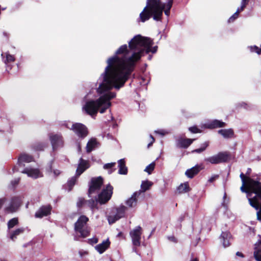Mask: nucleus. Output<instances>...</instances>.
Masks as SVG:
<instances>
[{
    "instance_id": "53",
    "label": "nucleus",
    "mask_w": 261,
    "mask_h": 261,
    "mask_svg": "<svg viewBox=\"0 0 261 261\" xmlns=\"http://www.w3.org/2000/svg\"><path fill=\"white\" fill-rule=\"evenodd\" d=\"M150 137L151 139V141L148 144V147L149 148L150 146H151L153 143L154 142L155 140L153 137L152 135H150Z\"/></svg>"
},
{
    "instance_id": "58",
    "label": "nucleus",
    "mask_w": 261,
    "mask_h": 261,
    "mask_svg": "<svg viewBox=\"0 0 261 261\" xmlns=\"http://www.w3.org/2000/svg\"><path fill=\"white\" fill-rule=\"evenodd\" d=\"M136 247L137 246H134V247L133 248V251L136 253L137 254H138Z\"/></svg>"
},
{
    "instance_id": "5",
    "label": "nucleus",
    "mask_w": 261,
    "mask_h": 261,
    "mask_svg": "<svg viewBox=\"0 0 261 261\" xmlns=\"http://www.w3.org/2000/svg\"><path fill=\"white\" fill-rule=\"evenodd\" d=\"M89 219L86 216L82 215L80 217L74 224V230L80 234L83 238L88 237L90 233V230L87 226V223Z\"/></svg>"
},
{
    "instance_id": "62",
    "label": "nucleus",
    "mask_w": 261,
    "mask_h": 261,
    "mask_svg": "<svg viewBox=\"0 0 261 261\" xmlns=\"http://www.w3.org/2000/svg\"><path fill=\"white\" fill-rule=\"evenodd\" d=\"M110 136V135H109V134H107V137H108V138H109Z\"/></svg>"
},
{
    "instance_id": "7",
    "label": "nucleus",
    "mask_w": 261,
    "mask_h": 261,
    "mask_svg": "<svg viewBox=\"0 0 261 261\" xmlns=\"http://www.w3.org/2000/svg\"><path fill=\"white\" fill-rule=\"evenodd\" d=\"M103 185V178L101 176L93 177L89 184L88 195L92 197L93 194H96L100 189Z\"/></svg>"
},
{
    "instance_id": "45",
    "label": "nucleus",
    "mask_w": 261,
    "mask_h": 261,
    "mask_svg": "<svg viewBox=\"0 0 261 261\" xmlns=\"http://www.w3.org/2000/svg\"><path fill=\"white\" fill-rule=\"evenodd\" d=\"M98 239L97 238H93L89 240V242L90 244L93 245L94 244H96L98 242Z\"/></svg>"
},
{
    "instance_id": "15",
    "label": "nucleus",
    "mask_w": 261,
    "mask_h": 261,
    "mask_svg": "<svg viewBox=\"0 0 261 261\" xmlns=\"http://www.w3.org/2000/svg\"><path fill=\"white\" fill-rule=\"evenodd\" d=\"M51 207L50 205H44L41 206L35 213V217L41 218L50 214Z\"/></svg>"
},
{
    "instance_id": "1",
    "label": "nucleus",
    "mask_w": 261,
    "mask_h": 261,
    "mask_svg": "<svg viewBox=\"0 0 261 261\" xmlns=\"http://www.w3.org/2000/svg\"><path fill=\"white\" fill-rule=\"evenodd\" d=\"M152 40L140 35L134 36L127 44L115 51V90L123 87L137 64L145 54L156 53L157 46L151 47Z\"/></svg>"
},
{
    "instance_id": "9",
    "label": "nucleus",
    "mask_w": 261,
    "mask_h": 261,
    "mask_svg": "<svg viewBox=\"0 0 261 261\" xmlns=\"http://www.w3.org/2000/svg\"><path fill=\"white\" fill-rule=\"evenodd\" d=\"M72 129L79 137L84 138L88 135V131L87 127L81 123H75L71 124V127L67 126Z\"/></svg>"
},
{
    "instance_id": "13",
    "label": "nucleus",
    "mask_w": 261,
    "mask_h": 261,
    "mask_svg": "<svg viewBox=\"0 0 261 261\" xmlns=\"http://www.w3.org/2000/svg\"><path fill=\"white\" fill-rule=\"evenodd\" d=\"M34 161L33 157L25 153H21L18 159V168L17 169V171H20L22 170L21 168L23 169L25 166V163H30Z\"/></svg>"
},
{
    "instance_id": "43",
    "label": "nucleus",
    "mask_w": 261,
    "mask_h": 261,
    "mask_svg": "<svg viewBox=\"0 0 261 261\" xmlns=\"http://www.w3.org/2000/svg\"><path fill=\"white\" fill-rule=\"evenodd\" d=\"M189 130L192 133H198L201 132L200 130L196 126L190 127L189 128Z\"/></svg>"
},
{
    "instance_id": "20",
    "label": "nucleus",
    "mask_w": 261,
    "mask_h": 261,
    "mask_svg": "<svg viewBox=\"0 0 261 261\" xmlns=\"http://www.w3.org/2000/svg\"><path fill=\"white\" fill-rule=\"evenodd\" d=\"M89 167V165L88 162L81 158L80 159L78 167L76 169V175L80 176Z\"/></svg>"
},
{
    "instance_id": "28",
    "label": "nucleus",
    "mask_w": 261,
    "mask_h": 261,
    "mask_svg": "<svg viewBox=\"0 0 261 261\" xmlns=\"http://www.w3.org/2000/svg\"><path fill=\"white\" fill-rule=\"evenodd\" d=\"M152 184H153L151 181L148 180L143 181L141 185V190L138 191L137 192H140L141 194L142 193H144L146 191L149 190L152 186Z\"/></svg>"
},
{
    "instance_id": "33",
    "label": "nucleus",
    "mask_w": 261,
    "mask_h": 261,
    "mask_svg": "<svg viewBox=\"0 0 261 261\" xmlns=\"http://www.w3.org/2000/svg\"><path fill=\"white\" fill-rule=\"evenodd\" d=\"M114 167V163H107L103 165V169L107 170L109 174H112L113 172V167Z\"/></svg>"
},
{
    "instance_id": "56",
    "label": "nucleus",
    "mask_w": 261,
    "mask_h": 261,
    "mask_svg": "<svg viewBox=\"0 0 261 261\" xmlns=\"http://www.w3.org/2000/svg\"><path fill=\"white\" fill-rule=\"evenodd\" d=\"M170 10H169V9H166L164 10V13H165V15H166L167 16H169L170 14Z\"/></svg>"
},
{
    "instance_id": "31",
    "label": "nucleus",
    "mask_w": 261,
    "mask_h": 261,
    "mask_svg": "<svg viewBox=\"0 0 261 261\" xmlns=\"http://www.w3.org/2000/svg\"><path fill=\"white\" fill-rule=\"evenodd\" d=\"M18 224V220L17 218H14L10 220L7 223L9 231Z\"/></svg>"
},
{
    "instance_id": "23",
    "label": "nucleus",
    "mask_w": 261,
    "mask_h": 261,
    "mask_svg": "<svg viewBox=\"0 0 261 261\" xmlns=\"http://www.w3.org/2000/svg\"><path fill=\"white\" fill-rule=\"evenodd\" d=\"M118 173L119 174L126 175L127 173V167L126 166L125 161L124 159L118 161Z\"/></svg>"
},
{
    "instance_id": "32",
    "label": "nucleus",
    "mask_w": 261,
    "mask_h": 261,
    "mask_svg": "<svg viewBox=\"0 0 261 261\" xmlns=\"http://www.w3.org/2000/svg\"><path fill=\"white\" fill-rule=\"evenodd\" d=\"M254 257L256 261H261V248H254Z\"/></svg>"
},
{
    "instance_id": "63",
    "label": "nucleus",
    "mask_w": 261,
    "mask_h": 261,
    "mask_svg": "<svg viewBox=\"0 0 261 261\" xmlns=\"http://www.w3.org/2000/svg\"><path fill=\"white\" fill-rule=\"evenodd\" d=\"M15 169H16V168H15V167H14V168H13V171H14V172L15 171Z\"/></svg>"
},
{
    "instance_id": "44",
    "label": "nucleus",
    "mask_w": 261,
    "mask_h": 261,
    "mask_svg": "<svg viewBox=\"0 0 261 261\" xmlns=\"http://www.w3.org/2000/svg\"><path fill=\"white\" fill-rule=\"evenodd\" d=\"M79 254L81 257H84L88 254V252L87 251L84 250H80L79 251Z\"/></svg>"
},
{
    "instance_id": "49",
    "label": "nucleus",
    "mask_w": 261,
    "mask_h": 261,
    "mask_svg": "<svg viewBox=\"0 0 261 261\" xmlns=\"http://www.w3.org/2000/svg\"><path fill=\"white\" fill-rule=\"evenodd\" d=\"M19 181V178L15 179L14 180L11 181V184L13 186H14L18 184Z\"/></svg>"
},
{
    "instance_id": "17",
    "label": "nucleus",
    "mask_w": 261,
    "mask_h": 261,
    "mask_svg": "<svg viewBox=\"0 0 261 261\" xmlns=\"http://www.w3.org/2000/svg\"><path fill=\"white\" fill-rule=\"evenodd\" d=\"M140 195V192H135L132 196L125 201V204L129 207H135L138 202V198Z\"/></svg>"
},
{
    "instance_id": "59",
    "label": "nucleus",
    "mask_w": 261,
    "mask_h": 261,
    "mask_svg": "<svg viewBox=\"0 0 261 261\" xmlns=\"http://www.w3.org/2000/svg\"><path fill=\"white\" fill-rule=\"evenodd\" d=\"M226 193H225L223 196L224 202L222 203V205L224 206H225L224 201H225V199H226Z\"/></svg>"
},
{
    "instance_id": "50",
    "label": "nucleus",
    "mask_w": 261,
    "mask_h": 261,
    "mask_svg": "<svg viewBox=\"0 0 261 261\" xmlns=\"http://www.w3.org/2000/svg\"><path fill=\"white\" fill-rule=\"evenodd\" d=\"M117 238H120V239H125V236L123 233L121 232L118 233V234L116 236Z\"/></svg>"
},
{
    "instance_id": "16",
    "label": "nucleus",
    "mask_w": 261,
    "mask_h": 261,
    "mask_svg": "<svg viewBox=\"0 0 261 261\" xmlns=\"http://www.w3.org/2000/svg\"><path fill=\"white\" fill-rule=\"evenodd\" d=\"M226 126V123L219 120L215 119L204 124V126L206 128L214 129L219 127H223Z\"/></svg>"
},
{
    "instance_id": "14",
    "label": "nucleus",
    "mask_w": 261,
    "mask_h": 261,
    "mask_svg": "<svg viewBox=\"0 0 261 261\" xmlns=\"http://www.w3.org/2000/svg\"><path fill=\"white\" fill-rule=\"evenodd\" d=\"M49 138L53 150H55L58 148L63 147V140L62 137L60 135H50Z\"/></svg>"
},
{
    "instance_id": "48",
    "label": "nucleus",
    "mask_w": 261,
    "mask_h": 261,
    "mask_svg": "<svg viewBox=\"0 0 261 261\" xmlns=\"http://www.w3.org/2000/svg\"><path fill=\"white\" fill-rule=\"evenodd\" d=\"M6 198L5 197L0 199V209L2 208L4 203L6 201Z\"/></svg>"
},
{
    "instance_id": "10",
    "label": "nucleus",
    "mask_w": 261,
    "mask_h": 261,
    "mask_svg": "<svg viewBox=\"0 0 261 261\" xmlns=\"http://www.w3.org/2000/svg\"><path fill=\"white\" fill-rule=\"evenodd\" d=\"M113 194V187L110 186H107L106 189H103L101 192L98 194L96 201L100 204L106 203L111 197Z\"/></svg>"
},
{
    "instance_id": "38",
    "label": "nucleus",
    "mask_w": 261,
    "mask_h": 261,
    "mask_svg": "<svg viewBox=\"0 0 261 261\" xmlns=\"http://www.w3.org/2000/svg\"><path fill=\"white\" fill-rule=\"evenodd\" d=\"M87 200H85L84 198L80 197L76 203V206L78 207H81L85 204H86Z\"/></svg>"
},
{
    "instance_id": "39",
    "label": "nucleus",
    "mask_w": 261,
    "mask_h": 261,
    "mask_svg": "<svg viewBox=\"0 0 261 261\" xmlns=\"http://www.w3.org/2000/svg\"><path fill=\"white\" fill-rule=\"evenodd\" d=\"M241 11V8H238L237 11L233 14V15L229 18L228 22H231L233 21L238 17L239 14Z\"/></svg>"
},
{
    "instance_id": "18",
    "label": "nucleus",
    "mask_w": 261,
    "mask_h": 261,
    "mask_svg": "<svg viewBox=\"0 0 261 261\" xmlns=\"http://www.w3.org/2000/svg\"><path fill=\"white\" fill-rule=\"evenodd\" d=\"M221 242L223 244L224 248L230 246V241L231 239V235L228 231L222 232L220 237Z\"/></svg>"
},
{
    "instance_id": "22",
    "label": "nucleus",
    "mask_w": 261,
    "mask_h": 261,
    "mask_svg": "<svg viewBox=\"0 0 261 261\" xmlns=\"http://www.w3.org/2000/svg\"><path fill=\"white\" fill-rule=\"evenodd\" d=\"M110 242L108 239L95 246V250L100 254L103 253L110 246Z\"/></svg>"
},
{
    "instance_id": "61",
    "label": "nucleus",
    "mask_w": 261,
    "mask_h": 261,
    "mask_svg": "<svg viewBox=\"0 0 261 261\" xmlns=\"http://www.w3.org/2000/svg\"><path fill=\"white\" fill-rule=\"evenodd\" d=\"M190 261H199V260L197 258H195L191 259Z\"/></svg>"
},
{
    "instance_id": "29",
    "label": "nucleus",
    "mask_w": 261,
    "mask_h": 261,
    "mask_svg": "<svg viewBox=\"0 0 261 261\" xmlns=\"http://www.w3.org/2000/svg\"><path fill=\"white\" fill-rule=\"evenodd\" d=\"M6 56V59L3 60L4 62L7 65L8 63L13 62L15 61V58L13 56L9 54L8 53H6L5 54L2 53L1 56L2 58H4V56Z\"/></svg>"
},
{
    "instance_id": "25",
    "label": "nucleus",
    "mask_w": 261,
    "mask_h": 261,
    "mask_svg": "<svg viewBox=\"0 0 261 261\" xmlns=\"http://www.w3.org/2000/svg\"><path fill=\"white\" fill-rule=\"evenodd\" d=\"M195 140V139H192L180 138L177 140V145L180 147L187 148L193 143Z\"/></svg>"
},
{
    "instance_id": "55",
    "label": "nucleus",
    "mask_w": 261,
    "mask_h": 261,
    "mask_svg": "<svg viewBox=\"0 0 261 261\" xmlns=\"http://www.w3.org/2000/svg\"><path fill=\"white\" fill-rule=\"evenodd\" d=\"M155 133L156 134H159L162 136L165 135V133L164 130H155Z\"/></svg>"
},
{
    "instance_id": "42",
    "label": "nucleus",
    "mask_w": 261,
    "mask_h": 261,
    "mask_svg": "<svg viewBox=\"0 0 261 261\" xmlns=\"http://www.w3.org/2000/svg\"><path fill=\"white\" fill-rule=\"evenodd\" d=\"M86 204L88 205L91 208H93L95 206V202L93 199L87 200Z\"/></svg>"
},
{
    "instance_id": "3",
    "label": "nucleus",
    "mask_w": 261,
    "mask_h": 261,
    "mask_svg": "<svg viewBox=\"0 0 261 261\" xmlns=\"http://www.w3.org/2000/svg\"><path fill=\"white\" fill-rule=\"evenodd\" d=\"M240 177L242 182L241 191L247 193L249 196L252 193L255 194L252 198H248V201L250 204L257 211V219L261 220V203L259 201V199L261 200V182L255 180L243 173L240 174Z\"/></svg>"
},
{
    "instance_id": "4",
    "label": "nucleus",
    "mask_w": 261,
    "mask_h": 261,
    "mask_svg": "<svg viewBox=\"0 0 261 261\" xmlns=\"http://www.w3.org/2000/svg\"><path fill=\"white\" fill-rule=\"evenodd\" d=\"M172 4V0H169L166 5L162 3L160 0H147V5L140 14L141 21L144 22L148 20L151 16L154 20L161 21L164 9L170 10Z\"/></svg>"
},
{
    "instance_id": "21",
    "label": "nucleus",
    "mask_w": 261,
    "mask_h": 261,
    "mask_svg": "<svg viewBox=\"0 0 261 261\" xmlns=\"http://www.w3.org/2000/svg\"><path fill=\"white\" fill-rule=\"evenodd\" d=\"M24 230L25 229L23 227L16 229L14 230H9L8 231L9 237L11 240L15 241L18 236L23 233Z\"/></svg>"
},
{
    "instance_id": "11",
    "label": "nucleus",
    "mask_w": 261,
    "mask_h": 261,
    "mask_svg": "<svg viewBox=\"0 0 261 261\" xmlns=\"http://www.w3.org/2000/svg\"><path fill=\"white\" fill-rule=\"evenodd\" d=\"M142 234V228L140 226H137L136 228L130 231L129 235L132 239L133 246H140Z\"/></svg>"
},
{
    "instance_id": "51",
    "label": "nucleus",
    "mask_w": 261,
    "mask_h": 261,
    "mask_svg": "<svg viewBox=\"0 0 261 261\" xmlns=\"http://www.w3.org/2000/svg\"><path fill=\"white\" fill-rule=\"evenodd\" d=\"M168 238L169 240H170L171 242H173L174 243L177 242V240L174 236L168 237Z\"/></svg>"
},
{
    "instance_id": "52",
    "label": "nucleus",
    "mask_w": 261,
    "mask_h": 261,
    "mask_svg": "<svg viewBox=\"0 0 261 261\" xmlns=\"http://www.w3.org/2000/svg\"><path fill=\"white\" fill-rule=\"evenodd\" d=\"M108 219L110 224H112L114 223V217H109Z\"/></svg>"
},
{
    "instance_id": "64",
    "label": "nucleus",
    "mask_w": 261,
    "mask_h": 261,
    "mask_svg": "<svg viewBox=\"0 0 261 261\" xmlns=\"http://www.w3.org/2000/svg\"><path fill=\"white\" fill-rule=\"evenodd\" d=\"M112 126H113V127H114V124L113 123H112Z\"/></svg>"
},
{
    "instance_id": "2",
    "label": "nucleus",
    "mask_w": 261,
    "mask_h": 261,
    "mask_svg": "<svg viewBox=\"0 0 261 261\" xmlns=\"http://www.w3.org/2000/svg\"><path fill=\"white\" fill-rule=\"evenodd\" d=\"M107 63L105 72L99 79L100 82L97 89L99 98L95 100H86L87 96L84 97L85 103L82 109L87 114L103 113L110 106V100L114 96L110 90L114 86V55L108 60Z\"/></svg>"
},
{
    "instance_id": "34",
    "label": "nucleus",
    "mask_w": 261,
    "mask_h": 261,
    "mask_svg": "<svg viewBox=\"0 0 261 261\" xmlns=\"http://www.w3.org/2000/svg\"><path fill=\"white\" fill-rule=\"evenodd\" d=\"M75 182H76V178H75V177H72V178H71V179H70L68 181V182H67V186L69 187V189H68L69 191H70L72 190V187H73V186L75 184Z\"/></svg>"
},
{
    "instance_id": "26",
    "label": "nucleus",
    "mask_w": 261,
    "mask_h": 261,
    "mask_svg": "<svg viewBox=\"0 0 261 261\" xmlns=\"http://www.w3.org/2000/svg\"><path fill=\"white\" fill-rule=\"evenodd\" d=\"M218 133L225 139L231 138L234 136V132L231 128L220 129Z\"/></svg>"
},
{
    "instance_id": "27",
    "label": "nucleus",
    "mask_w": 261,
    "mask_h": 261,
    "mask_svg": "<svg viewBox=\"0 0 261 261\" xmlns=\"http://www.w3.org/2000/svg\"><path fill=\"white\" fill-rule=\"evenodd\" d=\"M98 146V143L96 139L92 138L87 143L86 146V151L87 152H90L93 149L97 148Z\"/></svg>"
},
{
    "instance_id": "54",
    "label": "nucleus",
    "mask_w": 261,
    "mask_h": 261,
    "mask_svg": "<svg viewBox=\"0 0 261 261\" xmlns=\"http://www.w3.org/2000/svg\"><path fill=\"white\" fill-rule=\"evenodd\" d=\"M258 248H261V240H259L255 244V247Z\"/></svg>"
},
{
    "instance_id": "35",
    "label": "nucleus",
    "mask_w": 261,
    "mask_h": 261,
    "mask_svg": "<svg viewBox=\"0 0 261 261\" xmlns=\"http://www.w3.org/2000/svg\"><path fill=\"white\" fill-rule=\"evenodd\" d=\"M204 147H201L200 148H198L194 150L192 152H196V153H201L204 151L207 147L209 145V142H205L204 143Z\"/></svg>"
},
{
    "instance_id": "60",
    "label": "nucleus",
    "mask_w": 261,
    "mask_h": 261,
    "mask_svg": "<svg viewBox=\"0 0 261 261\" xmlns=\"http://www.w3.org/2000/svg\"><path fill=\"white\" fill-rule=\"evenodd\" d=\"M250 172H251V169L250 168H248V170H247L246 174L249 175L250 173Z\"/></svg>"
},
{
    "instance_id": "12",
    "label": "nucleus",
    "mask_w": 261,
    "mask_h": 261,
    "mask_svg": "<svg viewBox=\"0 0 261 261\" xmlns=\"http://www.w3.org/2000/svg\"><path fill=\"white\" fill-rule=\"evenodd\" d=\"M20 172L26 174L29 177L36 179L42 176V174L38 169L31 167H27L20 170Z\"/></svg>"
},
{
    "instance_id": "30",
    "label": "nucleus",
    "mask_w": 261,
    "mask_h": 261,
    "mask_svg": "<svg viewBox=\"0 0 261 261\" xmlns=\"http://www.w3.org/2000/svg\"><path fill=\"white\" fill-rule=\"evenodd\" d=\"M189 187L188 183L181 184L177 188L179 193H183L189 191Z\"/></svg>"
},
{
    "instance_id": "24",
    "label": "nucleus",
    "mask_w": 261,
    "mask_h": 261,
    "mask_svg": "<svg viewBox=\"0 0 261 261\" xmlns=\"http://www.w3.org/2000/svg\"><path fill=\"white\" fill-rule=\"evenodd\" d=\"M127 207L121 205L116 210L115 212V221L119 219L123 218L125 216V213L127 211Z\"/></svg>"
},
{
    "instance_id": "6",
    "label": "nucleus",
    "mask_w": 261,
    "mask_h": 261,
    "mask_svg": "<svg viewBox=\"0 0 261 261\" xmlns=\"http://www.w3.org/2000/svg\"><path fill=\"white\" fill-rule=\"evenodd\" d=\"M230 159V154L228 152H220L213 156L205 158L204 161L212 164H218L227 162Z\"/></svg>"
},
{
    "instance_id": "36",
    "label": "nucleus",
    "mask_w": 261,
    "mask_h": 261,
    "mask_svg": "<svg viewBox=\"0 0 261 261\" xmlns=\"http://www.w3.org/2000/svg\"><path fill=\"white\" fill-rule=\"evenodd\" d=\"M46 147V144L43 143H38L34 145V148L37 150H43Z\"/></svg>"
},
{
    "instance_id": "40",
    "label": "nucleus",
    "mask_w": 261,
    "mask_h": 261,
    "mask_svg": "<svg viewBox=\"0 0 261 261\" xmlns=\"http://www.w3.org/2000/svg\"><path fill=\"white\" fill-rule=\"evenodd\" d=\"M249 48L251 52H255L258 55H260L261 54V47L259 48L257 46L254 45L250 46Z\"/></svg>"
},
{
    "instance_id": "46",
    "label": "nucleus",
    "mask_w": 261,
    "mask_h": 261,
    "mask_svg": "<svg viewBox=\"0 0 261 261\" xmlns=\"http://www.w3.org/2000/svg\"><path fill=\"white\" fill-rule=\"evenodd\" d=\"M247 0H242L241 2V11H243L245 7H246V5H247Z\"/></svg>"
},
{
    "instance_id": "37",
    "label": "nucleus",
    "mask_w": 261,
    "mask_h": 261,
    "mask_svg": "<svg viewBox=\"0 0 261 261\" xmlns=\"http://www.w3.org/2000/svg\"><path fill=\"white\" fill-rule=\"evenodd\" d=\"M154 167L155 163L154 162L151 163L146 167L144 171L147 172L148 174H150L151 172L154 170Z\"/></svg>"
},
{
    "instance_id": "57",
    "label": "nucleus",
    "mask_w": 261,
    "mask_h": 261,
    "mask_svg": "<svg viewBox=\"0 0 261 261\" xmlns=\"http://www.w3.org/2000/svg\"><path fill=\"white\" fill-rule=\"evenodd\" d=\"M236 255L237 256H240V257H244V255L242 253L240 252H237L236 253Z\"/></svg>"
},
{
    "instance_id": "19",
    "label": "nucleus",
    "mask_w": 261,
    "mask_h": 261,
    "mask_svg": "<svg viewBox=\"0 0 261 261\" xmlns=\"http://www.w3.org/2000/svg\"><path fill=\"white\" fill-rule=\"evenodd\" d=\"M203 169L201 165H196L194 167L188 169L186 172V175L190 178H193L195 175L197 174L199 171Z\"/></svg>"
},
{
    "instance_id": "8",
    "label": "nucleus",
    "mask_w": 261,
    "mask_h": 261,
    "mask_svg": "<svg viewBox=\"0 0 261 261\" xmlns=\"http://www.w3.org/2000/svg\"><path fill=\"white\" fill-rule=\"evenodd\" d=\"M21 198L19 196H13L9 204L7 205L4 211L6 213L11 214L16 212L20 206Z\"/></svg>"
},
{
    "instance_id": "47",
    "label": "nucleus",
    "mask_w": 261,
    "mask_h": 261,
    "mask_svg": "<svg viewBox=\"0 0 261 261\" xmlns=\"http://www.w3.org/2000/svg\"><path fill=\"white\" fill-rule=\"evenodd\" d=\"M219 176L218 175H215L212 177H211L209 179L208 181L210 182H212L215 181L217 178H218Z\"/></svg>"
},
{
    "instance_id": "41",
    "label": "nucleus",
    "mask_w": 261,
    "mask_h": 261,
    "mask_svg": "<svg viewBox=\"0 0 261 261\" xmlns=\"http://www.w3.org/2000/svg\"><path fill=\"white\" fill-rule=\"evenodd\" d=\"M48 170V171L53 172L55 177L57 176L60 174V171L57 169H54L51 165H49Z\"/></svg>"
}]
</instances>
